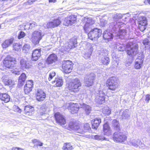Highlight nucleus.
I'll return each mask as SVG.
<instances>
[{"label": "nucleus", "instance_id": "nucleus-5", "mask_svg": "<svg viewBox=\"0 0 150 150\" xmlns=\"http://www.w3.org/2000/svg\"><path fill=\"white\" fill-rule=\"evenodd\" d=\"M43 36L44 35L41 30H36L32 33L30 40L34 45H36L39 43Z\"/></svg>", "mask_w": 150, "mask_h": 150}, {"label": "nucleus", "instance_id": "nucleus-15", "mask_svg": "<svg viewBox=\"0 0 150 150\" xmlns=\"http://www.w3.org/2000/svg\"><path fill=\"white\" fill-rule=\"evenodd\" d=\"M147 21L146 18L144 16H141L139 18L138 24L139 27L142 31H144L146 28Z\"/></svg>", "mask_w": 150, "mask_h": 150}, {"label": "nucleus", "instance_id": "nucleus-7", "mask_svg": "<svg viewBox=\"0 0 150 150\" xmlns=\"http://www.w3.org/2000/svg\"><path fill=\"white\" fill-rule=\"evenodd\" d=\"M112 138L115 142H121L126 140L127 137L123 132L117 131L114 133Z\"/></svg>", "mask_w": 150, "mask_h": 150}, {"label": "nucleus", "instance_id": "nucleus-60", "mask_svg": "<svg viewBox=\"0 0 150 150\" xmlns=\"http://www.w3.org/2000/svg\"><path fill=\"white\" fill-rule=\"evenodd\" d=\"M117 17H118V19H119L121 18L122 17V15L121 14H117Z\"/></svg>", "mask_w": 150, "mask_h": 150}, {"label": "nucleus", "instance_id": "nucleus-4", "mask_svg": "<svg viewBox=\"0 0 150 150\" xmlns=\"http://www.w3.org/2000/svg\"><path fill=\"white\" fill-rule=\"evenodd\" d=\"M82 84L80 80L78 78L72 79L68 86V89L73 92L77 91L79 90Z\"/></svg>", "mask_w": 150, "mask_h": 150}, {"label": "nucleus", "instance_id": "nucleus-18", "mask_svg": "<svg viewBox=\"0 0 150 150\" xmlns=\"http://www.w3.org/2000/svg\"><path fill=\"white\" fill-rule=\"evenodd\" d=\"M95 75L93 74H91L87 75L85 79V86H90L93 84V81L95 79Z\"/></svg>", "mask_w": 150, "mask_h": 150}, {"label": "nucleus", "instance_id": "nucleus-63", "mask_svg": "<svg viewBox=\"0 0 150 150\" xmlns=\"http://www.w3.org/2000/svg\"><path fill=\"white\" fill-rule=\"evenodd\" d=\"M13 72L15 73L16 74V75H19L20 74L19 71H15V72L13 71Z\"/></svg>", "mask_w": 150, "mask_h": 150}, {"label": "nucleus", "instance_id": "nucleus-21", "mask_svg": "<svg viewBox=\"0 0 150 150\" xmlns=\"http://www.w3.org/2000/svg\"><path fill=\"white\" fill-rule=\"evenodd\" d=\"M144 60L143 57H138L135 60L134 68L137 69H139L142 67L143 66Z\"/></svg>", "mask_w": 150, "mask_h": 150}, {"label": "nucleus", "instance_id": "nucleus-31", "mask_svg": "<svg viewBox=\"0 0 150 150\" xmlns=\"http://www.w3.org/2000/svg\"><path fill=\"white\" fill-rule=\"evenodd\" d=\"M70 112L72 114L76 113L79 109V106L78 104H73L70 106Z\"/></svg>", "mask_w": 150, "mask_h": 150}, {"label": "nucleus", "instance_id": "nucleus-34", "mask_svg": "<svg viewBox=\"0 0 150 150\" xmlns=\"http://www.w3.org/2000/svg\"><path fill=\"white\" fill-rule=\"evenodd\" d=\"M13 39L11 38L9 40H6L2 44V46L3 48H6L13 43Z\"/></svg>", "mask_w": 150, "mask_h": 150}, {"label": "nucleus", "instance_id": "nucleus-39", "mask_svg": "<svg viewBox=\"0 0 150 150\" xmlns=\"http://www.w3.org/2000/svg\"><path fill=\"white\" fill-rule=\"evenodd\" d=\"M116 48L119 51H123L125 50V47L124 45L117 43L116 45Z\"/></svg>", "mask_w": 150, "mask_h": 150}, {"label": "nucleus", "instance_id": "nucleus-35", "mask_svg": "<svg viewBox=\"0 0 150 150\" xmlns=\"http://www.w3.org/2000/svg\"><path fill=\"white\" fill-rule=\"evenodd\" d=\"M26 78V76L24 73L22 74L19 77L18 83L21 85L23 84Z\"/></svg>", "mask_w": 150, "mask_h": 150}, {"label": "nucleus", "instance_id": "nucleus-53", "mask_svg": "<svg viewBox=\"0 0 150 150\" xmlns=\"http://www.w3.org/2000/svg\"><path fill=\"white\" fill-rule=\"evenodd\" d=\"M30 26L29 27V29H32L33 28L35 27L37 25L36 23L35 22H33L32 23L30 24Z\"/></svg>", "mask_w": 150, "mask_h": 150}, {"label": "nucleus", "instance_id": "nucleus-48", "mask_svg": "<svg viewBox=\"0 0 150 150\" xmlns=\"http://www.w3.org/2000/svg\"><path fill=\"white\" fill-rule=\"evenodd\" d=\"M33 83L32 81L29 80L26 82L25 86L32 88L33 86Z\"/></svg>", "mask_w": 150, "mask_h": 150}, {"label": "nucleus", "instance_id": "nucleus-26", "mask_svg": "<svg viewBox=\"0 0 150 150\" xmlns=\"http://www.w3.org/2000/svg\"><path fill=\"white\" fill-rule=\"evenodd\" d=\"M101 122V120L100 118H96L93 121H92V128L93 129H97Z\"/></svg>", "mask_w": 150, "mask_h": 150}, {"label": "nucleus", "instance_id": "nucleus-56", "mask_svg": "<svg viewBox=\"0 0 150 150\" xmlns=\"http://www.w3.org/2000/svg\"><path fill=\"white\" fill-rule=\"evenodd\" d=\"M150 100V95L148 94L146 96V101H147L148 103L149 102V100Z\"/></svg>", "mask_w": 150, "mask_h": 150}, {"label": "nucleus", "instance_id": "nucleus-9", "mask_svg": "<svg viewBox=\"0 0 150 150\" xmlns=\"http://www.w3.org/2000/svg\"><path fill=\"white\" fill-rule=\"evenodd\" d=\"M77 44L76 39L75 38H72L64 46L62 47V50L63 51L68 52L69 50L76 47V45Z\"/></svg>", "mask_w": 150, "mask_h": 150}, {"label": "nucleus", "instance_id": "nucleus-46", "mask_svg": "<svg viewBox=\"0 0 150 150\" xmlns=\"http://www.w3.org/2000/svg\"><path fill=\"white\" fill-rule=\"evenodd\" d=\"M32 88L25 86L24 87V90L26 94H28L32 90Z\"/></svg>", "mask_w": 150, "mask_h": 150}, {"label": "nucleus", "instance_id": "nucleus-50", "mask_svg": "<svg viewBox=\"0 0 150 150\" xmlns=\"http://www.w3.org/2000/svg\"><path fill=\"white\" fill-rule=\"evenodd\" d=\"M40 109L41 111H42V114L41 113V115H42L43 114L45 113V111L46 110V105H42L40 107Z\"/></svg>", "mask_w": 150, "mask_h": 150}, {"label": "nucleus", "instance_id": "nucleus-24", "mask_svg": "<svg viewBox=\"0 0 150 150\" xmlns=\"http://www.w3.org/2000/svg\"><path fill=\"white\" fill-rule=\"evenodd\" d=\"M57 60V56L54 54H50L48 57L47 62L48 64H51L55 62Z\"/></svg>", "mask_w": 150, "mask_h": 150}, {"label": "nucleus", "instance_id": "nucleus-58", "mask_svg": "<svg viewBox=\"0 0 150 150\" xmlns=\"http://www.w3.org/2000/svg\"><path fill=\"white\" fill-rule=\"evenodd\" d=\"M12 150H23V149L18 147H13V148Z\"/></svg>", "mask_w": 150, "mask_h": 150}, {"label": "nucleus", "instance_id": "nucleus-2", "mask_svg": "<svg viewBox=\"0 0 150 150\" xmlns=\"http://www.w3.org/2000/svg\"><path fill=\"white\" fill-rule=\"evenodd\" d=\"M69 126L70 129L79 134H83L84 132L89 131L91 129L88 123H86L84 125V129L81 125L75 122H70Z\"/></svg>", "mask_w": 150, "mask_h": 150}, {"label": "nucleus", "instance_id": "nucleus-6", "mask_svg": "<svg viewBox=\"0 0 150 150\" xmlns=\"http://www.w3.org/2000/svg\"><path fill=\"white\" fill-rule=\"evenodd\" d=\"M16 62V59L15 58L8 56L3 61L4 65L6 68L11 69L14 67L15 62Z\"/></svg>", "mask_w": 150, "mask_h": 150}, {"label": "nucleus", "instance_id": "nucleus-16", "mask_svg": "<svg viewBox=\"0 0 150 150\" xmlns=\"http://www.w3.org/2000/svg\"><path fill=\"white\" fill-rule=\"evenodd\" d=\"M76 16L74 15L70 16L65 18L63 24L66 26L73 25L76 22Z\"/></svg>", "mask_w": 150, "mask_h": 150}, {"label": "nucleus", "instance_id": "nucleus-40", "mask_svg": "<svg viewBox=\"0 0 150 150\" xmlns=\"http://www.w3.org/2000/svg\"><path fill=\"white\" fill-rule=\"evenodd\" d=\"M72 149V146L70 143L64 144L63 147L64 150H71Z\"/></svg>", "mask_w": 150, "mask_h": 150}, {"label": "nucleus", "instance_id": "nucleus-52", "mask_svg": "<svg viewBox=\"0 0 150 150\" xmlns=\"http://www.w3.org/2000/svg\"><path fill=\"white\" fill-rule=\"evenodd\" d=\"M25 35V33L23 31L20 32L18 36L19 39L23 38Z\"/></svg>", "mask_w": 150, "mask_h": 150}, {"label": "nucleus", "instance_id": "nucleus-8", "mask_svg": "<svg viewBox=\"0 0 150 150\" xmlns=\"http://www.w3.org/2000/svg\"><path fill=\"white\" fill-rule=\"evenodd\" d=\"M118 82L117 79L115 77L109 78L107 81L109 89L113 91L115 90L118 87Z\"/></svg>", "mask_w": 150, "mask_h": 150}, {"label": "nucleus", "instance_id": "nucleus-14", "mask_svg": "<svg viewBox=\"0 0 150 150\" xmlns=\"http://www.w3.org/2000/svg\"><path fill=\"white\" fill-rule=\"evenodd\" d=\"M107 51L104 52V50H102L101 53L100 54L99 60L103 64L105 65H107L110 62L109 58L107 56Z\"/></svg>", "mask_w": 150, "mask_h": 150}, {"label": "nucleus", "instance_id": "nucleus-19", "mask_svg": "<svg viewBox=\"0 0 150 150\" xmlns=\"http://www.w3.org/2000/svg\"><path fill=\"white\" fill-rule=\"evenodd\" d=\"M56 122L61 125H64L66 123L64 116L59 112H57L54 115Z\"/></svg>", "mask_w": 150, "mask_h": 150}, {"label": "nucleus", "instance_id": "nucleus-38", "mask_svg": "<svg viewBox=\"0 0 150 150\" xmlns=\"http://www.w3.org/2000/svg\"><path fill=\"white\" fill-rule=\"evenodd\" d=\"M102 112L104 114L108 115L110 114L111 110L108 107L106 106L103 108Z\"/></svg>", "mask_w": 150, "mask_h": 150}, {"label": "nucleus", "instance_id": "nucleus-54", "mask_svg": "<svg viewBox=\"0 0 150 150\" xmlns=\"http://www.w3.org/2000/svg\"><path fill=\"white\" fill-rule=\"evenodd\" d=\"M112 18L114 20V21L117 22L118 20L117 14L113 15L112 16Z\"/></svg>", "mask_w": 150, "mask_h": 150}, {"label": "nucleus", "instance_id": "nucleus-47", "mask_svg": "<svg viewBox=\"0 0 150 150\" xmlns=\"http://www.w3.org/2000/svg\"><path fill=\"white\" fill-rule=\"evenodd\" d=\"M143 43L145 46V47L150 46V41L147 39H144L143 41Z\"/></svg>", "mask_w": 150, "mask_h": 150}, {"label": "nucleus", "instance_id": "nucleus-20", "mask_svg": "<svg viewBox=\"0 0 150 150\" xmlns=\"http://www.w3.org/2000/svg\"><path fill=\"white\" fill-rule=\"evenodd\" d=\"M36 99L39 101H41L44 100L46 97V94L44 92L41 90H38L36 93Z\"/></svg>", "mask_w": 150, "mask_h": 150}, {"label": "nucleus", "instance_id": "nucleus-49", "mask_svg": "<svg viewBox=\"0 0 150 150\" xmlns=\"http://www.w3.org/2000/svg\"><path fill=\"white\" fill-rule=\"evenodd\" d=\"M56 75V73L54 71H52L50 74L48 79L50 81Z\"/></svg>", "mask_w": 150, "mask_h": 150}, {"label": "nucleus", "instance_id": "nucleus-36", "mask_svg": "<svg viewBox=\"0 0 150 150\" xmlns=\"http://www.w3.org/2000/svg\"><path fill=\"white\" fill-rule=\"evenodd\" d=\"M113 126L114 128L117 131H120V128L119 122L116 120L112 121Z\"/></svg>", "mask_w": 150, "mask_h": 150}, {"label": "nucleus", "instance_id": "nucleus-43", "mask_svg": "<svg viewBox=\"0 0 150 150\" xmlns=\"http://www.w3.org/2000/svg\"><path fill=\"white\" fill-rule=\"evenodd\" d=\"M21 45L19 43H14L13 45V50H14L16 51H18L21 48Z\"/></svg>", "mask_w": 150, "mask_h": 150}, {"label": "nucleus", "instance_id": "nucleus-28", "mask_svg": "<svg viewBox=\"0 0 150 150\" xmlns=\"http://www.w3.org/2000/svg\"><path fill=\"white\" fill-rule=\"evenodd\" d=\"M24 110L25 114L27 115H31L32 112L34 110V108L30 105H27L25 107Z\"/></svg>", "mask_w": 150, "mask_h": 150}, {"label": "nucleus", "instance_id": "nucleus-10", "mask_svg": "<svg viewBox=\"0 0 150 150\" xmlns=\"http://www.w3.org/2000/svg\"><path fill=\"white\" fill-rule=\"evenodd\" d=\"M62 67L63 71L65 73H70L73 69L72 62L70 61H64L63 62Z\"/></svg>", "mask_w": 150, "mask_h": 150}, {"label": "nucleus", "instance_id": "nucleus-1", "mask_svg": "<svg viewBox=\"0 0 150 150\" xmlns=\"http://www.w3.org/2000/svg\"><path fill=\"white\" fill-rule=\"evenodd\" d=\"M82 21L85 23L83 28L85 32L88 33L90 31L88 34V38L93 41L97 40L101 35V30L97 28L91 29L92 25L95 23L91 18L84 17Z\"/></svg>", "mask_w": 150, "mask_h": 150}, {"label": "nucleus", "instance_id": "nucleus-37", "mask_svg": "<svg viewBox=\"0 0 150 150\" xmlns=\"http://www.w3.org/2000/svg\"><path fill=\"white\" fill-rule=\"evenodd\" d=\"M117 24V22L116 21H113L110 23L109 27L110 29L112 30L111 31L115 32L116 30L118 27Z\"/></svg>", "mask_w": 150, "mask_h": 150}, {"label": "nucleus", "instance_id": "nucleus-32", "mask_svg": "<svg viewBox=\"0 0 150 150\" xmlns=\"http://www.w3.org/2000/svg\"><path fill=\"white\" fill-rule=\"evenodd\" d=\"M120 115L122 119H126L129 117L130 114L128 110H126L124 111H121L120 112Z\"/></svg>", "mask_w": 150, "mask_h": 150}, {"label": "nucleus", "instance_id": "nucleus-41", "mask_svg": "<svg viewBox=\"0 0 150 150\" xmlns=\"http://www.w3.org/2000/svg\"><path fill=\"white\" fill-rule=\"evenodd\" d=\"M55 82L56 85L57 86H61L63 84L62 80L60 79H56L55 80L53 81V83H54Z\"/></svg>", "mask_w": 150, "mask_h": 150}, {"label": "nucleus", "instance_id": "nucleus-57", "mask_svg": "<svg viewBox=\"0 0 150 150\" xmlns=\"http://www.w3.org/2000/svg\"><path fill=\"white\" fill-rule=\"evenodd\" d=\"M15 110L19 113H21V110L17 106L15 107Z\"/></svg>", "mask_w": 150, "mask_h": 150}, {"label": "nucleus", "instance_id": "nucleus-33", "mask_svg": "<svg viewBox=\"0 0 150 150\" xmlns=\"http://www.w3.org/2000/svg\"><path fill=\"white\" fill-rule=\"evenodd\" d=\"M127 31L125 29H120L118 31L117 36L121 39H123L126 35Z\"/></svg>", "mask_w": 150, "mask_h": 150}, {"label": "nucleus", "instance_id": "nucleus-22", "mask_svg": "<svg viewBox=\"0 0 150 150\" xmlns=\"http://www.w3.org/2000/svg\"><path fill=\"white\" fill-rule=\"evenodd\" d=\"M129 144L134 146L135 147L139 146L140 148V145H141L142 147L143 146L144 144H142L140 140L139 139H131L129 142Z\"/></svg>", "mask_w": 150, "mask_h": 150}, {"label": "nucleus", "instance_id": "nucleus-55", "mask_svg": "<svg viewBox=\"0 0 150 150\" xmlns=\"http://www.w3.org/2000/svg\"><path fill=\"white\" fill-rule=\"evenodd\" d=\"M37 0H28V2L26 3L27 4H31L33 2Z\"/></svg>", "mask_w": 150, "mask_h": 150}, {"label": "nucleus", "instance_id": "nucleus-3", "mask_svg": "<svg viewBox=\"0 0 150 150\" xmlns=\"http://www.w3.org/2000/svg\"><path fill=\"white\" fill-rule=\"evenodd\" d=\"M138 45L135 43L130 42L126 45V51L129 57L133 59L134 57L138 53Z\"/></svg>", "mask_w": 150, "mask_h": 150}, {"label": "nucleus", "instance_id": "nucleus-45", "mask_svg": "<svg viewBox=\"0 0 150 150\" xmlns=\"http://www.w3.org/2000/svg\"><path fill=\"white\" fill-rule=\"evenodd\" d=\"M3 81L6 85H8L13 84L12 81L11 79H3Z\"/></svg>", "mask_w": 150, "mask_h": 150}, {"label": "nucleus", "instance_id": "nucleus-51", "mask_svg": "<svg viewBox=\"0 0 150 150\" xmlns=\"http://www.w3.org/2000/svg\"><path fill=\"white\" fill-rule=\"evenodd\" d=\"M100 22L101 25L103 26H105L107 24V21L103 19L101 20Z\"/></svg>", "mask_w": 150, "mask_h": 150}, {"label": "nucleus", "instance_id": "nucleus-23", "mask_svg": "<svg viewBox=\"0 0 150 150\" xmlns=\"http://www.w3.org/2000/svg\"><path fill=\"white\" fill-rule=\"evenodd\" d=\"M41 50L36 49L34 50L32 53V59L33 60L36 61L41 55Z\"/></svg>", "mask_w": 150, "mask_h": 150}, {"label": "nucleus", "instance_id": "nucleus-29", "mask_svg": "<svg viewBox=\"0 0 150 150\" xmlns=\"http://www.w3.org/2000/svg\"><path fill=\"white\" fill-rule=\"evenodd\" d=\"M82 107L86 115H88L91 112L92 110L91 108L89 105L83 103L82 105Z\"/></svg>", "mask_w": 150, "mask_h": 150}, {"label": "nucleus", "instance_id": "nucleus-64", "mask_svg": "<svg viewBox=\"0 0 150 150\" xmlns=\"http://www.w3.org/2000/svg\"><path fill=\"white\" fill-rule=\"evenodd\" d=\"M145 3H148L149 4H150V0H146L145 1Z\"/></svg>", "mask_w": 150, "mask_h": 150}, {"label": "nucleus", "instance_id": "nucleus-59", "mask_svg": "<svg viewBox=\"0 0 150 150\" xmlns=\"http://www.w3.org/2000/svg\"><path fill=\"white\" fill-rule=\"evenodd\" d=\"M36 145H39L40 146H42L43 143L38 140L37 143L36 144Z\"/></svg>", "mask_w": 150, "mask_h": 150}, {"label": "nucleus", "instance_id": "nucleus-11", "mask_svg": "<svg viewBox=\"0 0 150 150\" xmlns=\"http://www.w3.org/2000/svg\"><path fill=\"white\" fill-rule=\"evenodd\" d=\"M93 46H94L93 44L90 43H87L85 46L84 48L85 51L84 56L86 59L90 57L93 50Z\"/></svg>", "mask_w": 150, "mask_h": 150}, {"label": "nucleus", "instance_id": "nucleus-25", "mask_svg": "<svg viewBox=\"0 0 150 150\" xmlns=\"http://www.w3.org/2000/svg\"><path fill=\"white\" fill-rule=\"evenodd\" d=\"M103 133L104 135L109 136L112 133L111 130L108 124H105L103 125Z\"/></svg>", "mask_w": 150, "mask_h": 150}, {"label": "nucleus", "instance_id": "nucleus-12", "mask_svg": "<svg viewBox=\"0 0 150 150\" xmlns=\"http://www.w3.org/2000/svg\"><path fill=\"white\" fill-rule=\"evenodd\" d=\"M61 23V20L59 19H55L52 20L47 23L43 24V26L47 28H54L57 27Z\"/></svg>", "mask_w": 150, "mask_h": 150}, {"label": "nucleus", "instance_id": "nucleus-42", "mask_svg": "<svg viewBox=\"0 0 150 150\" xmlns=\"http://www.w3.org/2000/svg\"><path fill=\"white\" fill-rule=\"evenodd\" d=\"M94 139L97 140L103 141L104 140H107V139L104 137L99 135H96L94 136Z\"/></svg>", "mask_w": 150, "mask_h": 150}, {"label": "nucleus", "instance_id": "nucleus-17", "mask_svg": "<svg viewBox=\"0 0 150 150\" xmlns=\"http://www.w3.org/2000/svg\"><path fill=\"white\" fill-rule=\"evenodd\" d=\"M31 65L28 60L24 58H21L20 61V67L23 70H25L30 67Z\"/></svg>", "mask_w": 150, "mask_h": 150}, {"label": "nucleus", "instance_id": "nucleus-13", "mask_svg": "<svg viewBox=\"0 0 150 150\" xmlns=\"http://www.w3.org/2000/svg\"><path fill=\"white\" fill-rule=\"evenodd\" d=\"M105 94L101 90L99 91L96 96L95 101L99 104H101L104 102L105 98Z\"/></svg>", "mask_w": 150, "mask_h": 150}, {"label": "nucleus", "instance_id": "nucleus-30", "mask_svg": "<svg viewBox=\"0 0 150 150\" xmlns=\"http://www.w3.org/2000/svg\"><path fill=\"white\" fill-rule=\"evenodd\" d=\"M0 99L4 101L5 103H7L10 100V97L8 94L6 93H0Z\"/></svg>", "mask_w": 150, "mask_h": 150}, {"label": "nucleus", "instance_id": "nucleus-62", "mask_svg": "<svg viewBox=\"0 0 150 150\" xmlns=\"http://www.w3.org/2000/svg\"><path fill=\"white\" fill-rule=\"evenodd\" d=\"M57 1V0H49V3H55Z\"/></svg>", "mask_w": 150, "mask_h": 150}, {"label": "nucleus", "instance_id": "nucleus-44", "mask_svg": "<svg viewBox=\"0 0 150 150\" xmlns=\"http://www.w3.org/2000/svg\"><path fill=\"white\" fill-rule=\"evenodd\" d=\"M30 49V46L29 44H25L23 46V51L24 52H28L29 50Z\"/></svg>", "mask_w": 150, "mask_h": 150}, {"label": "nucleus", "instance_id": "nucleus-27", "mask_svg": "<svg viewBox=\"0 0 150 150\" xmlns=\"http://www.w3.org/2000/svg\"><path fill=\"white\" fill-rule=\"evenodd\" d=\"M112 34L108 30L105 31L103 33V38L104 39L108 41L110 40L112 38Z\"/></svg>", "mask_w": 150, "mask_h": 150}, {"label": "nucleus", "instance_id": "nucleus-61", "mask_svg": "<svg viewBox=\"0 0 150 150\" xmlns=\"http://www.w3.org/2000/svg\"><path fill=\"white\" fill-rule=\"evenodd\" d=\"M38 140L37 139H34L32 140V142L33 143H37Z\"/></svg>", "mask_w": 150, "mask_h": 150}]
</instances>
